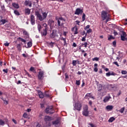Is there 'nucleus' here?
I'll return each instance as SVG.
<instances>
[{"mask_svg": "<svg viewBox=\"0 0 127 127\" xmlns=\"http://www.w3.org/2000/svg\"><path fill=\"white\" fill-rule=\"evenodd\" d=\"M119 55H118V57H117L116 58L117 59H118V60H120V59H121V58H123V57H124V54H123L121 52H119Z\"/></svg>", "mask_w": 127, "mask_h": 127, "instance_id": "dca6fc26", "label": "nucleus"}, {"mask_svg": "<svg viewBox=\"0 0 127 127\" xmlns=\"http://www.w3.org/2000/svg\"><path fill=\"white\" fill-rule=\"evenodd\" d=\"M44 121L45 122H50V121H52V117L49 116H46L44 118Z\"/></svg>", "mask_w": 127, "mask_h": 127, "instance_id": "ddd939ff", "label": "nucleus"}, {"mask_svg": "<svg viewBox=\"0 0 127 127\" xmlns=\"http://www.w3.org/2000/svg\"><path fill=\"white\" fill-rule=\"evenodd\" d=\"M0 22H2V24H4L5 23H6V22H8V21H7V20H5V19H1L0 20Z\"/></svg>", "mask_w": 127, "mask_h": 127, "instance_id": "cd10ccee", "label": "nucleus"}, {"mask_svg": "<svg viewBox=\"0 0 127 127\" xmlns=\"http://www.w3.org/2000/svg\"><path fill=\"white\" fill-rule=\"evenodd\" d=\"M81 46L82 47L83 46H84V47H85V48H86L87 46H88V43L85 42L84 43H82Z\"/></svg>", "mask_w": 127, "mask_h": 127, "instance_id": "c756f323", "label": "nucleus"}, {"mask_svg": "<svg viewBox=\"0 0 127 127\" xmlns=\"http://www.w3.org/2000/svg\"><path fill=\"white\" fill-rule=\"evenodd\" d=\"M74 34H78V28L77 27H75V30Z\"/></svg>", "mask_w": 127, "mask_h": 127, "instance_id": "603ef678", "label": "nucleus"}, {"mask_svg": "<svg viewBox=\"0 0 127 127\" xmlns=\"http://www.w3.org/2000/svg\"><path fill=\"white\" fill-rule=\"evenodd\" d=\"M76 84L77 86H79L80 84V80H76Z\"/></svg>", "mask_w": 127, "mask_h": 127, "instance_id": "bf43d9fd", "label": "nucleus"}, {"mask_svg": "<svg viewBox=\"0 0 127 127\" xmlns=\"http://www.w3.org/2000/svg\"><path fill=\"white\" fill-rule=\"evenodd\" d=\"M17 48L18 51H19V52H20V51H21V46H20V44L17 45Z\"/></svg>", "mask_w": 127, "mask_h": 127, "instance_id": "473e14b6", "label": "nucleus"}, {"mask_svg": "<svg viewBox=\"0 0 127 127\" xmlns=\"http://www.w3.org/2000/svg\"><path fill=\"white\" fill-rule=\"evenodd\" d=\"M56 20H57L58 26H60V27H63L64 26V23L63 21H65V19H64L63 17H61L59 18H56Z\"/></svg>", "mask_w": 127, "mask_h": 127, "instance_id": "f257e3e1", "label": "nucleus"}, {"mask_svg": "<svg viewBox=\"0 0 127 127\" xmlns=\"http://www.w3.org/2000/svg\"><path fill=\"white\" fill-rule=\"evenodd\" d=\"M106 110H109V111H112L114 109V106L112 105H108L106 107Z\"/></svg>", "mask_w": 127, "mask_h": 127, "instance_id": "a211bd4d", "label": "nucleus"}, {"mask_svg": "<svg viewBox=\"0 0 127 127\" xmlns=\"http://www.w3.org/2000/svg\"><path fill=\"white\" fill-rule=\"evenodd\" d=\"M125 110H126V108L123 107L119 110V112L121 113V114H124V112H125Z\"/></svg>", "mask_w": 127, "mask_h": 127, "instance_id": "bb28decb", "label": "nucleus"}, {"mask_svg": "<svg viewBox=\"0 0 127 127\" xmlns=\"http://www.w3.org/2000/svg\"><path fill=\"white\" fill-rule=\"evenodd\" d=\"M110 20H111V19L110 18V17H108L107 18H106L105 23H108V22H109V21H110Z\"/></svg>", "mask_w": 127, "mask_h": 127, "instance_id": "de8ad7c7", "label": "nucleus"}, {"mask_svg": "<svg viewBox=\"0 0 127 127\" xmlns=\"http://www.w3.org/2000/svg\"><path fill=\"white\" fill-rule=\"evenodd\" d=\"M4 125V122L1 120H0V126H3Z\"/></svg>", "mask_w": 127, "mask_h": 127, "instance_id": "09e8293b", "label": "nucleus"}, {"mask_svg": "<svg viewBox=\"0 0 127 127\" xmlns=\"http://www.w3.org/2000/svg\"><path fill=\"white\" fill-rule=\"evenodd\" d=\"M12 5L15 8H18L19 7V4H18V3H16L15 2H13L12 3Z\"/></svg>", "mask_w": 127, "mask_h": 127, "instance_id": "f3484780", "label": "nucleus"}, {"mask_svg": "<svg viewBox=\"0 0 127 127\" xmlns=\"http://www.w3.org/2000/svg\"><path fill=\"white\" fill-rule=\"evenodd\" d=\"M48 22L49 24H50V25H52V24L54 23V21H53V20H52V19L49 20Z\"/></svg>", "mask_w": 127, "mask_h": 127, "instance_id": "2f4dec72", "label": "nucleus"}, {"mask_svg": "<svg viewBox=\"0 0 127 127\" xmlns=\"http://www.w3.org/2000/svg\"><path fill=\"white\" fill-rule=\"evenodd\" d=\"M64 76L65 77V79H69V76L67 73H65Z\"/></svg>", "mask_w": 127, "mask_h": 127, "instance_id": "338daca9", "label": "nucleus"}, {"mask_svg": "<svg viewBox=\"0 0 127 127\" xmlns=\"http://www.w3.org/2000/svg\"><path fill=\"white\" fill-rule=\"evenodd\" d=\"M98 64H94V72H98Z\"/></svg>", "mask_w": 127, "mask_h": 127, "instance_id": "5701e85b", "label": "nucleus"}, {"mask_svg": "<svg viewBox=\"0 0 127 127\" xmlns=\"http://www.w3.org/2000/svg\"><path fill=\"white\" fill-rule=\"evenodd\" d=\"M50 37L51 38H54V37H55V34H54V32H53L52 33H51V34L50 35Z\"/></svg>", "mask_w": 127, "mask_h": 127, "instance_id": "e433bc0d", "label": "nucleus"}, {"mask_svg": "<svg viewBox=\"0 0 127 127\" xmlns=\"http://www.w3.org/2000/svg\"><path fill=\"white\" fill-rule=\"evenodd\" d=\"M115 120H116V119H115V118H114V117H111V118L109 119L108 122H109V123H113V122L114 121H115Z\"/></svg>", "mask_w": 127, "mask_h": 127, "instance_id": "a878e982", "label": "nucleus"}, {"mask_svg": "<svg viewBox=\"0 0 127 127\" xmlns=\"http://www.w3.org/2000/svg\"><path fill=\"white\" fill-rule=\"evenodd\" d=\"M81 109H82V104L79 102H77L75 104L73 108L74 111H81Z\"/></svg>", "mask_w": 127, "mask_h": 127, "instance_id": "f03ea898", "label": "nucleus"}, {"mask_svg": "<svg viewBox=\"0 0 127 127\" xmlns=\"http://www.w3.org/2000/svg\"><path fill=\"white\" fill-rule=\"evenodd\" d=\"M30 21L32 25H34L35 24V17L34 15H31L30 17Z\"/></svg>", "mask_w": 127, "mask_h": 127, "instance_id": "9d476101", "label": "nucleus"}, {"mask_svg": "<svg viewBox=\"0 0 127 127\" xmlns=\"http://www.w3.org/2000/svg\"><path fill=\"white\" fill-rule=\"evenodd\" d=\"M30 1H28V0H26V1H25V2H24V4H25V5L27 6V5H28V4H29V3H30Z\"/></svg>", "mask_w": 127, "mask_h": 127, "instance_id": "49530a36", "label": "nucleus"}, {"mask_svg": "<svg viewBox=\"0 0 127 127\" xmlns=\"http://www.w3.org/2000/svg\"><path fill=\"white\" fill-rule=\"evenodd\" d=\"M53 125H58L60 124V120L59 119H57L56 121L52 122Z\"/></svg>", "mask_w": 127, "mask_h": 127, "instance_id": "aec40b11", "label": "nucleus"}, {"mask_svg": "<svg viewBox=\"0 0 127 127\" xmlns=\"http://www.w3.org/2000/svg\"><path fill=\"white\" fill-rule=\"evenodd\" d=\"M110 99H112V97L106 96L103 100L104 103H107V102H109V101H110Z\"/></svg>", "mask_w": 127, "mask_h": 127, "instance_id": "4468645a", "label": "nucleus"}, {"mask_svg": "<svg viewBox=\"0 0 127 127\" xmlns=\"http://www.w3.org/2000/svg\"><path fill=\"white\" fill-rule=\"evenodd\" d=\"M83 12V9H81L80 8H77L75 10L74 14H76L77 15H79V14H82Z\"/></svg>", "mask_w": 127, "mask_h": 127, "instance_id": "1a4fd4ad", "label": "nucleus"}, {"mask_svg": "<svg viewBox=\"0 0 127 127\" xmlns=\"http://www.w3.org/2000/svg\"><path fill=\"white\" fill-rule=\"evenodd\" d=\"M14 13L16 15H20V13H19V12L17 10H15L14 11Z\"/></svg>", "mask_w": 127, "mask_h": 127, "instance_id": "72a5a7b5", "label": "nucleus"}, {"mask_svg": "<svg viewBox=\"0 0 127 127\" xmlns=\"http://www.w3.org/2000/svg\"><path fill=\"white\" fill-rule=\"evenodd\" d=\"M1 100H2V101H3V103L4 104V105H8V101L3 98H1Z\"/></svg>", "mask_w": 127, "mask_h": 127, "instance_id": "c85d7f7f", "label": "nucleus"}, {"mask_svg": "<svg viewBox=\"0 0 127 127\" xmlns=\"http://www.w3.org/2000/svg\"><path fill=\"white\" fill-rule=\"evenodd\" d=\"M19 39L21 42H23L24 44H26V40H24V39H23L22 38L18 37L17 38V40Z\"/></svg>", "mask_w": 127, "mask_h": 127, "instance_id": "412c9836", "label": "nucleus"}, {"mask_svg": "<svg viewBox=\"0 0 127 127\" xmlns=\"http://www.w3.org/2000/svg\"><path fill=\"white\" fill-rule=\"evenodd\" d=\"M25 14L29 15L30 14V9L28 8L25 9Z\"/></svg>", "mask_w": 127, "mask_h": 127, "instance_id": "6ab92c4d", "label": "nucleus"}, {"mask_svg": "<svg viewBox=\"0 0 127 127\" xmlns=\"http://www.w3.org/2000/svg\"><path fill=\"white\" fill-rule=\"evenodd\" d=\"M23 33L24 34V35H27V37H28V33L27 32V31L24 30L23 31Z\"/></svg>", "mask_w": 127, "mask_h": 127, "instance_id": "79ce46f5", "label": "nucleus"}, {"mask_svg": "<svg viewBox=\"0 0 127 127\" xmlns=\"http://www.w3.org/2000/svg\"><path fill=\"white\" fill-rule=\"evenodd\" d=\"M113 64H115L117 66V67H120V65L119 64V63H118V62H114L113 63Z\"/></svg>", "mask_w": 127, "mask_h": 127, "instance_id": "6e6d98bb", "label": "nucleus"}, {"mask_svg": "<svg viewBox=\"0 0 127 127\" xmlns=\"http://www.w3.org/2000/svg\"><path fill=\"white\" fill-rule=\"evenodd\" d=\"M47 31H48L47 28L43 29V31L41 32L42 36H46L47 35Z\"/></svg>", "mask_w": 127, "mask_h": 127, "instance_id": "9b49d317", "label": "nucleus"}, {"mask_svg": "<svg viewBox=\"0 0 127 127\" xmlns=\"http://www.w3.org/2000/svg\"><path fill=\"white\" fill-rule=\"evenodd\" d=\"M88 106H86L84 108L82 111L83 116H85V117H88L89 116V111H88Z\"/></svg>", "mask_w": 127, "mask_h": 127, "instance_id": "423d86ee", "label": "nucleus"}, {"mask_svg": "<svg viewBox=\"0 0 127 127\" xmlns=\"http://www.w3.org/2000/svg\"><path fill=\"white\" fill-rule=\"evenodd\" d=\"M36 127H42V126H41V125L39 124L36 126Z\"/></svg>", "mask_w": 127, "mask_h": 127, "instance_id": "774afa93", "label": "nucleus"}, {"mask_svg": "<svg viewBox=\"0 0 127 127\" xmlns=\"http://www.w3.org/2000/svg\"><path fill=\"white\" fill-rule=\"evenodd\" d=\"M90 28V25H87L85 28L84 29L86 30V29H89Z\"/></svg>", "mask_w": 127, "mask_h": 127, "instance_id": "e2e57ef3", "label": "nucleus"}, {"mask_svg": "<svg viewBox=\"0 0 127 127\" xmlns=\"http://www.w3.org/2000/svg\"><path fill=\"white\" fill-rule=\"evenodd\" d=\"M106 76L107 77H110V76H111V72L109 71V72L106 73Z\"/></svg>", "mask_w": 127, "mask_h": 127, "instance_id": "4d7b16f0", "label": "nucleus"}, {"mask_svg": "<svg viewBox=\"0 0 127 127\" xmlns=\"http://www.w3.org/2000/svg\"><path fill=\"white\" fill-rule=\"evenodd\" d=\"M88 127H96V126L92 123L88 124Z\"/></svg>", "mask_w": 127, "mask_h": 127, "instance_id": "a19ab883", "label": "nucleus"}, {"mask_svg": "<svg viewBox=\"0 0 127 127\" xmlns=\"http://www.w3.org/2000/svg\"><path fill=\"white\" fill-rule=\"evenodd\" d=\"M92 32V29H89L87 30V33H91Z\"/></svg>", "mask_w": 127, "mask_h": 127, "instance_id": "0e129e2a", "label": "nucleus"}, {"mask_svg": "<svg viewBox=\"0 0 127 127\" xmlns=\"http://www.w3.org/2000/svg\"><path fill=\"white\" fill-rule=\"evenodd\" d=\"M113 34L115 35V36H117V35H119V33H118V32H117V31H116V30H114Z\"/></svg>", "mask_w": 127, "mask_h": 127, "instance_id": "c03bdc74", "label": "nucleus"}, {"mask_svg": "<svg viewBox=\"0 0 127 127\" xmlns=\"http://www.w3.org/2000/svg\"><path fill=\"white\" fill-rule=\"evenodd\" d=\"M72 64L73 66H76V65H77V61L73 60Z\"/></svg>", "mask_w": 127, "mask_h": 127, "instance_id": "4c0bfd02", "label": "nucleus"}, {"mask_svg": "<svg viewBox=\"0 0 127 127\" xmlns=\"http://www.w3.org/2000/svg\"><path fill=\"white\" fill-rule=\"evenodd\" d=\"M38 30L39 31H40V30H41V25L40 24H38Z\"/></svg>", "mask_w": 127, "mask_h": 127, "instance_id": "3c124183", "label": "nucleus"}, {"mask_svg": "<svg viewBox=\"0 0 127 127\" xmlns=\"http://www.w3.org/2000/svg\"><path fill=\"white\" fill-rule=\"evenodd\" d=\"M2 71L3 72H5V73H7L8 72V69L7 68L3 69Z\"/></svg>", "mask_w": 127, "mask_h": 127, "instance_id": "680f3d73", "label": "nucleus"}, {"mask_svg": "<svg viewBox=\"0 0 127 127\" xmlns=\"http://www.w3.org/2000/svg\"><path fill=\"white\" fill-rule=\"evenodd\" d=\"M39 70L38 74V78L40 81H42L44 78V71L41 70V69H39Z\"/></svg>", "mask_w": 127, "mask_h": 127, "instance_id": "20e7f679", "label": "nucleus"}, {"mask_svg": "<svg viewBox=\"0 0 127 127\" xmlns=\"http://www.w3.org/2000/svg\"><path fill=\"white\" fill-rule=\"evenodd\" d=\"M91 97H92L91 93H87L85 96V99H88L89 100V98H91Z\"/></svg>", "mask_w": 127, "mask_h": 127, "instance_id": "4be33fe9", "label": "nucleus"}, {"mask_svg": "<svg viewBox=\"0 0 127 127\" xmlns=\"http://www.w3.org/2000/svg\"><path fill=\"white\" fill-rule=\"evenodd\" d=\"M45 112L47 114H49L50 115H53L55 113V111L53 109V107H49L47 108L45 110Z\"/></svg>", "mask_w": 127, "mask_h": 127, "instance_id": "7ed1b4c3", "label": "nucleus"}, {"mask_svg": "<svg viewBox=\"0 0 127 127\" xmlns=\"http://www.w3.org/2000/svg\"><path fill=\"white\" fill-rule=\"evenodd\" d=\"M115 38L113 36L110 35V37L108 38V40H112V39H114Z\"/></svg>", "mask_w": 127, "mask_h": 127, "instance_id": "5fc2aeb1", "label": "nucleus"}, {"mask_svg": "<svg viewBox=\"0 0 127 127\" xmlns=\"http://www.w3.org/2000/svg\"><path fill=\"white\" fill-rule=\"evenodd\" d=\"M43 20H44L45 19V18H46V17H47V13L46 12H44L43 13Z\"/></svg>", "mask_w": 127, "mask_h": 127, "instance_id": "393cba45", "label": "nucleus"}, {"mask_svg": "<svg viewBox=\"0 0 127 127\" xmlns=\"http://www.w3.org/2000/svg\"><path fill=\"white\" fill-rule=\"evenodd\" d=\"M108 13L107 12V11L103 10L101 13V17L103 19V20H105V19H107V17H108Z\"/></svg>", "mask_w": 127, "mask_h": 127, "instance_id": "6e6552de", "label": "nucleus"}, {"mask_svg": "<svg viewBox=\"0 0 127 127\" xmlns=\"http://www.w3.org/2000/svg\"><path fill=\"white\" fill-rule=\"evenodd\" d=\"M96 82H97V88L98 89V91L99 92H101V91H102V84H99V82H98V81H96Z\"/></svg>", "mask_w": 127, "mask_h": 127, "instance_id": "2eb2a0df", "label": "nucleus"}, {"mask_svg": "<svg viewBox=\"0 0 127 127\" xmlns=\"http://www.w3.org/2000/svg\"><path fill=\"white\" fill-rule=\"evenodd\" d=\"M86 19V14H85V13H83V15H82V21H85Z\"/></svg>", "mask_w": 127, "mask_h": 127, "instance_id": "58836bf2", "label": "nucleus"}, {"mask_svg": "<svg viewBox=\"0 0 127 127\" xmlns=\"http://www.w3.org/2000/svg\"><path fill=\"white\" fill-rule=\"evenodd\" d=\"M43 25L44 27H45V28H47V29H49V27H48L47 23H44Z\"/></svg>", "mask_w": 127, "mask_h": 127, "instance_id": "37998d69", "label": "nucleus"}, {"mask_svg": "<svg viewBox=\"0 0 127 127\" xmlns=\"http://www.w3.org/2000/svg\"><path fill=\"white\" fill-rule=\"evenodd\" d=\"M61 40H63L64 42V44H67V42H66V38H64L62 37L61 39Z\"/></svg>", "mask_w": 127, "mask_h": 127, "instance_id": "ea45409f", "label": "nucleus"}, {"mask_svg": "<svg viewBox=\"0 0 127 127\" xmlns=\"http://www.w3.org/2000/svg\"><path fill=\"white\" fill-rule=\"evenodd\" d=\"M37 91L39 95V98L40 99H43V98H44V94H43V92L39 90H37Z\"/></svg>", "mask_w": 127, "mask_h": 127, "instance_id": "f8f14e48", "label": "nucleus"}, {"mask_svg": "<svg viewBox=\"0 0 127 127\" xmlns=\"http://www.w3.org/2000/svg\"><path fill=\"white\" fill-rule=\"evenodd\" d=\"M122 34H121V39L122 41H127V33L125 31L121 32Z\"/></svg>", "mask_w": 127, "mask_h": 127, "instance_id": "39448f33", "label": "nucleus"}, {"mask_svg": "<svg viewBox=\"0 0 127 127\" xmlns=\"http://www.w3.org/2000/svg\"><path fill=\"white\" fill-rule=\"evenodd\" d=\"M113 45L115 47L116 45H117V42L116 41H113Z\"/></svg>", "mask_w": 127, "mask_h": 127, "instance_id": "69168bd1", "label": "nucleus"}, {"mask_svg": "<svg viewBox=\"0 0 127 127\" xmlns=\"http://www.w3.org/2000/svg\"><path fill=\"white\" fill-rule=\"evenodd\" d=\"M75 22H76V24H77V25H78L79 26H80V22H80V21H79V20H76V21H75Z\"/></svg>", "mask_w": 127, "mask_h": 127, "instance_id": "052dcab7", "label": "nucleus"}, {"mask_svg": "<svg viewBox=\"0 0 127 127\" xmlns=\"http://www.w3.org/2000/svg\"><path fill=\"white\" fill-rule=\"evenodd\" d=\"M55 44V43H53L52 42H50L49 45L50 46H51V48H53L54 47V45Z\"/></svg>", "mask_w": 127, "mask_h": 127, "instance_id": "f704fd0d", "label": "nucleus"}, {"mask_svg": "<svg viewBox=\"0 0 127 127\" xmlns=\"http://www.w3.org/2000/svg\"><path fill=\"white\" fill-rule=\"evenodd\" d=\"M23 57H24V58H27V57H28V54H22Z\"/></svg>", "mask_w": 127, "mask_h": 127, "instance_id": "8fccbe9b", "label": "nucleus"}, {"mask_svg": "<svg viewBox=\"0 0 127 127\" xmlns=\"http://www.w3.org/2000/svg\"><path fill=\"white\" fill-rule=\"evenodd\" d=\"M122 75H126L127 74V70H122L121 72Z\"/></svg>", "mask_w": 127, "mask_h": 127, "instance_id": "a18cd8bd", "label": "nucleus"}, {"mask_svg": "<svg viewBox=\"0 0 127 127\" xmlns=\"http://www.w3.org/2000/svg\"><path fill=\"white\" fill-rule=\"evenodd\" d=\"M87 37V34H85V36H84L82 39H81V41H82L83 42H85V41H86V38Z\"/></svg>", "mask_w": 127, "mask_h": 127, "instance_id": "c9c22d12", "label": "nucleus"}, {"mask_svg": "<svg viewBox=\"0 0 127 127\" xmlns=\"http://www.w3.org/2000/svg\"><path fill=\"white\" fill-rule=\"evenodd\" d=\"M4 45L6 47L9 46V43L6 42V43H4Z\"/></svg>", "mask_w": 127, "mask_h": 127, "instance_id": "13d9d810", "label": "nucleus"}, {"mask_svg": "<svg viewBox=\"0 0 127 127\" xmlns=\"http://www.w3.org/2000/svg\"><path fill=\"white\" fill-rule=\"evenodd\" d=\"M28 47L27 48H30L32 46V42L30 41L27 43Z\"/></svg>", "mask_w": 127, "mask_h": 127, "instance_id": "b1692460", "label": "nucleus"}, {"mask_svg": "<svg viewBox=\"0 0 127 127\" xmlns=\"http://www.w3.org/2000/svg\"><path fill=\"white\" fill-rule=\"evenodd\" d=\"M92 60L93 61H99V58H98V57L94 58L92 59Z\"/></svg>", "mask_w": 127, "mask_h": 127, "instance_id": "864d4df0", "label": "nucleus"}, {"mask_svg": "<svg viewBox=\"0 0 127 127\" xmlns=\"http://www.w3.org/2000/svg\"><path fill=\"white\" fill-rule=\"evenodd\" d=\"M35 15L36 16L37 18H38L39 20H40L41 21H43V18L42 17V15H41L40 13H39V11H35Z\"/></svg>", "mask_w": 127, "mask_h": 127, "instance_id": "0eeeda50", "label": "nucleus"}, {"mask_svg": "<svg viewBox=\"0 0 127 127\" xmlns=\"http://www.w3.org/2000/svg\"><path fill=\"white\" fill-rule=\"evenodd\" d=\"M30 71H31V72H34V73H36V71H35V68L33 66H31L30 67Z\"/></svg>", "mask_w": 127, "mask_h": 127, "instance_id": "7c9ffc66", "label": "nucleus"}]
</instances>
